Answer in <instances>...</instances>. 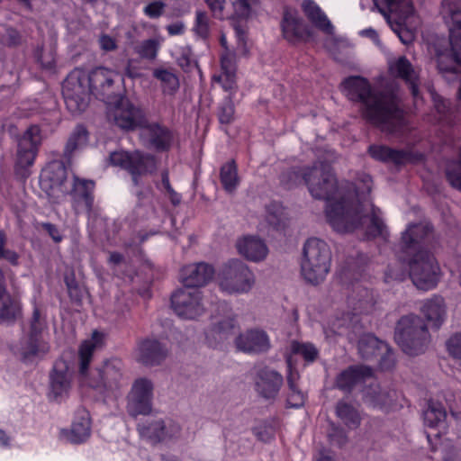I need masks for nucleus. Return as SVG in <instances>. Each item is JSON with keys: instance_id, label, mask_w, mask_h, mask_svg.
Listing matches in <instances>:
<instances>
[{"instance_id": "c85d7f7f", "label": "nucleus", "mask_w": 461, "mask_h": 461, "mask_svg": "<svg viewBox=\"0 0 461 461\" xmlns=\"http://www.w3.org/2000/svg\"><path fill=\"white\" fill-rule=\"evenodd\" d=\"M445 308L444 299L441 296L435 295L423 303L420 312L426 320L431 323V326L438 330L444 321Z\"/></svg>"}, {"instance_id": "8fccbe9b", "label": "nucleus", "mask_w": 461, "mask_h": 461, "mask_svg": "<svg viewBox=\"0 0 461 461\" xmlns=\"http://www.w3.org/2000/svg\"><path fill=\"white\" fill-rule=\"evenodd\" d=\"M7 237L4 230H0V260H5L13 267L20 264V255L8 248H6Z\"/></svg>"}, {"instance_id": "39448f33", "label": "nucleus", "mask_w": 461, "mask_h": 461, "mask_svg": "<svg viewBox=\"0 0 461 461\" xmlns=\"http://www.w3.org/2000/svg\"><path fill=\"white\" fill-rule=\"evenodd\" d=\"M441 14L449 30V48L436 49L438 68L447 81L461 72V0H443Z\"/></svg>"}, {"instance_id": "f257e3e1", "label": "nucleus", "mask_w": 461, "mask_h": 461, "mask_svg": "<svg viewBox=\"0 0 461 461\" xmlns=\"http://www.w3.org/2000/svg\"><path fill=\"white\" fill-rule=\"evenodd\" d=\"M304 184L311 195L327 201L325 213L328 222L338 232L347 233L366 226L367 239L385 238L386 226L379 217L380 209L360 203L353 185L339 188L330 165L315 162L304 171Z\"/></svg>"}, {"instance_id": "aec40b11", "label": "nucleus", "mask_w": 461, "mask_h": 461, "mask_svg": "<svg viewBox=\"0 0 461 461\" xmlns=\"http://www.w3.org/2000/svg\"><path fill=\"white\" fill-rule=\"evenodd\" d=\"M141 130V136L146 140L148 148L158 152L167 151L171 148L173 133L167 127L158 122L149 123L147 120Z\"/></svg>"}, {"instance_id": "393cba45", "label": "nucleus", "mask_w": 461, "mask_h": 461, "mask_svg": "<svg viewBox=\"0 0 461 461\" xmlns=\"http://www.w3.org/2000/svg\"><path fill=\"white\" fill-rule=\"evenodd\" d=\"M167 355V348L157 339H146L140 345L139 361L145 366H158Z\"/></svg>"}, {"instance_id": "09e8293b", "label": "nucleus", "mask_w": 461, "mask_h": 461, "mask_svg": "<svg viewBox=\"0 0 461 461\" xmlns=\"http://www.w3.org/2000/svg\"><path fill=\"white\" fill-rule=\"evenodd\" d=\"M234 104L230 96H226L218 106V119L221 124H230L234 120Z\"/></svg>"}, {"instance_id": "bb28decb", "label": "nucleus", "mask_w": 461, "mask_h": 461, "mask_svg": "<svg viewBox=\"0 0 461 461\" xmlns=\"http://www.w3.org/2000/svg\"><path fill=\"white\" fill-rule=\"evenodd\" d=\"M81 384H87L104 399L117 397L120 384L115 376H81Z\"/></svg>"}, {"instance_id": "c9c22d12", "label": "nucleus", "mask_w": 461, "mask_h": 461, "mask_svg": "<svg viewBox=\"0 0 461 461\" xmlns=\"http://www.w3.org/2000/svg\"><path fill=\"white\" fill-rule=\"evenodd\" d=\"M282 376H258L256 391L266 400L275 399L282 385Z\"/></svg>"}, {"instance_id": "b1692460", "label": "nucleus", "mask_w": 461, "mask_h": 461, "mask_svg": "<svg viewBox=\"0 0 461 461\" xmlns=\"http://www.w3.org/2000/svg\"><path fill=\"white\" fill-rule=\"evenodd\" d=\"M281 27L284 37L290 42H297L310 37V32L295 11L285 10Z\"/></svg>"}, {"instance_id": "bf43d9fd", "label": "nucleus", "mask_w": 461, "mask_h": 461, "mask_svg": "<svg viewBox=\"0 0 461 461\" xmlns=\"http://www.w3.org/2000/svg\"><path fill=\"white\" fill-rule=\"evenodd\" d=\"M1 41L7 47H17L22 43V35L15 28L7 27Z\"/></svg>"}, {"instance_id": "2eb2a0df", "label": "nucleus", "mask_w": 461, "mask_h": 461, "mask_svg": "<svg viewBox=\"0 0 461 461\" xmlns=\"http://www.w3.org/2000/svg\"><path fill=\"white\" fill-rule=\"evenodd\" d=\"M141 438L156 445L178 438L181 434L180 425L170 418L150 419L137 425Z\"/></svg>"}, {"instance_id": "f03ea898", "label": "nucleus", "mask_w": 461, "mask_h": 461, "mask_svg": "<svg viewBox=\"0 0 461 461\" xmlns=\"http://www.w3.org/2000/svg\"><path fill=\"white\" fill-rule=\"evenodd\" d=\"M342 86L348 99L361 104V116L369 124L387 134L403 131L407 123L405 112L394 93L374 90L369 81L360 76L346 78Z\"/></svg>"}, {"instance_id": "de8ad7c7", "label": "nucleus", "mask_w": 461, "mask_h": 461, "mask_svg": "<svg viewBox=\"0 0 461 461\" xmlns=\"http://www.w3.org/2000/svg\"><path fill=\"white\" fill-rule=\"evenodd\" d=\"M64 282L66 284L68 293L71 301L78 304L81 303L83 299V292L78 282L76 279L75 273L73 270L66 272L64 276Z\"/></svg>"}, {"instance_id": "6ab92c4d", "label": "nucleus", "mask_w": 461, "mask_h": 461, "mask_svg": "<svg viewBox=\"0 0 461 461\" xmlns=\"http://www.w3.org/2000/svg\"><path fill=\"white\" fill-rule=\"evenodd\" d=\"M214 276L212 265L199 262L184 266L180 269L179 279L185 288H197L206 285Z\"/></svg>"}, {"instance_id": "5701e85b", "label": "nucleus", "mask_w": 461, "mask_h": 461, "mask_svg": "<svg viewBox=\"0 0 461 461\" xmlns=\"http://www.w3.org/2000/svg\"><path fill=\"white\" fill-rule=\"evenodd\" d=\"M94 181L81 179L75 176L72 187L68 186V194L71 196L76 206L82 205L87 212H90L94 203Z\"/></svg>"}, {"instance_id": "1a4fd4ad", "label": "nucleus", "mask_w": 461, "mask_h": 461, "mask_svg": "<svg viewBox=\"0 0 461 461\" xmlns=\"http://www.w3.org/2000/svg\"><path fill=\"white\" fill-rule=\"evenodd\" d=\"M109 159L112 165L121 167L131 175L135 186L140 185L142 177L154 175L158 169L157 158L140 150L114 151L110 154Z\"/></svg>"}, {"instance_id": "a18cd8bd", "label": "nucleus", "mask_w": 461, "mask_h": 461, "mask_svg": "<svg viewBox=\"0 0 461 461\" xmlns=\"http://www.w3.org/2000/svg\"><path fill=\"white\" fill-rule=\"evenodd\" d=\"M423 416L425 424L433 428L445 420L447 412L441 403L429 402Z\"/></svg>"}, {"instance_id": "6e6552de", "label": "nucleus", "mask_w": 461, "mask_h": 461, "mask_svg": "<svg viewBox=\"0 0 461 461\" xmlns=\"http://www.w3.org/2000/svg\"><path fill=\"white\" fill-rule=\"evenodd\" d=\"M336 386L345 392H359L364 401L375 408L390 406L395 398V392L383 390L375 376H337Z\"/></svg>"}, {"instance_id": "2f4dec72", "label": "nucleus", "mask_w": 461, "mask_h": 461, "mask_svg": "<svg viewBox=\"0 0 461 461\" xmlns=\"http://www.w3.org/2000/svg\"><path fill=\"white\" fill-rule=\"evenodd\" d=\"M368 153L375 160L393 163L394 165H402L409 158L408 152L402 149H392L385 145H370Z\"/></svg>"}, {"instance_id": "774afa93", "label": "nucleus", "mask_w": 461, "mask_h": 461, "mask_svg": "<svg viewBox=\"0 0 461 461\" xmlns=\"http://www.w3.org/2000/svg\"><path fill=\"white\" fill-rule=\"evenodd\" d=\"M41 227L50 235L54 242L59 243L62 240V235L55 224L50 222H42L41 223Z\"/></svg>"}, {"instance_id": "7c9ffc66", "label": "nucleus", "mask_w": 461, "mask_h": 461, "mask_svg": "<svg viewBox=\"0 0 461 461\" xmlns=\"http://www.w3.org/2000/svg\"><path fill=\"white\" fill-rule=\"evenodd\" d=\"M22 316V304L17 298L5 294L0 295V324H14Z\"/></svg>"}, {"instance_id": "ddd939ff", "label": "nucleus", "mask_w": 461, "mask_h": 461, "mask_svg": "<svg viewBox=\"0 0 461 461\" xmlns=\"http://www.w3.org/2000/svg\"><path fill=\"white\" fill-rule=\"evenodd\" d=\"M220 287L229 294L248 293L255 283L253 273L239 260H230L220 273Z\"/></svg>"}, {"instance_id": "3c124183", "label": "nucleus", "mask_w": 461, "mask_h": 461, "mask_svg": "<svg viewBox=\"0 0 461 461\" xmlns=\"http://www.w3.org/2000/svg\"><path fill=\"white\" fill-rule=\"evenodd\" d=\"M95 343L85 341L79 348V375H86L92 359Z\"/></svg>"}, {"instance_id": "e433bc0d", "label": "nucleus", "mask_w": 461, "mask_h": 461, "mask_svg": "<svg viewBox=\"0 0 461 461\" xmlns=\"http://www.w3.org/2000/svg\"><path fill=\"white\" fill-rule=\"evenodd\" d=\"M88 141V131L85 126L79 124L77 125L69 135L66 143L63 156L68 160L70 159L72 154L77 149L84 148Z\"/></svg>"}, {"instance_id": "c03bdc74", "label": "nucleus", "mask_w": 461, "mask_h": 461, "mask_svg": "<svg viewBox=\"0 0 461 461\" xmlns=\"http://www.w3.org/2000/svg\"><path fill=\"white\" fill-rule=\"evenodd\" d=\"M306 167H291L283 171L279 176L280 184L285 189H292L301 183H304V171Z\"/></svg>"}, {"instance_id": "72a5a7b5", "label": "nucleus", "mask_w": 461, "mask_h": 461, "mask_svg": "<svg viewBox=\"0 0 461 461\" xmlns=\"http://www.w3.org/2000/svg\"><path fill=\"white\" fill-rule=\"evenodd\" d=\"M348 300L356 313L360 314L371 312L375 304L373 292L360 285L355 286L353 294Z\"/></svg>"}, {"instance_id": "a19ab883", "label": "nucleus", "mask_w": 461, "mask_h": 461, "mask_svg": "<svg viewBox=\"0 0 461 461\" xmlns=\"http://www.w3.org/2000/svg\"><path fill=\"white\" fill-rule=\"evenodd\" d=\"M153 77L161 81L162 91L165 95L173 96L178 91L179 80L172 72L163 68H156L153 70Z\"/></svg>"}, {"instance_id": "dca6fc26", "label": "nucleus", "mask_w": 461, "mask_h": 461, "mask_svg": "<svg viewBox=\"0 0 461 461\" xmlns=\"http://www.w3.org/2000/svg\"><path fill=\"white\" fill-rule=\"evenodd\" d=\"M154 384L147 377L136 379L127 396V412L137 418L139 415L148 416L153 410Z\"/></svg>"}, {"instance_id": "9d476101", "label": "nucleus", "mask_w": 461, "mask_h": 461, "mask_svg": "<svg viewBox=\"0 0 461 461\" xmlns=\"http://www.w3.org/2000/svg\"><path fill=\"white\" fill-rule=\"evenodd\" d=\"M42 143L41 129L37 124L30 125L17 137V149L15 153V174L22 178H27L31 172L30 167L34 164Z\"/></svg>"}, {"instance_id": "20e7f679", "label": "nucleus", "mask_w": 461, "mask_h": 461, "mask_svg": "<svg viewBox=\"0 0 461 461\" xmlns=\"http://www.w3.org/2000/svg\"><path fill=\"white\" fill-rule=\"evenodd\" d=\"M435 240L429 223H412L402 232L400 242V259L409 267V276L420 290L437 286L440 267L432 253Z\"/></svg>"}, {"instance_id": "4c0bfd02", "label": "nucleus", "mask_w": 461, "mask_h": 461, "mask_svg": "<svg viewBox=\"0 0 461 461\" xmlns=\"http://www.w3.org/2000/svg\"><path fill=\"white\" fill-rule=\"evenodd\" d=\"M220 180L227 193H233L240 185L237 164L231 159L221 167Z\"/></svg>"}, {"instance_id": "f8f14e48", "label": "nucleus", "mask_w": 461, "mask_h": 461, "mask_svg": "<svg viewBox=\"0 0 461 461\" xmlns=\"http://www.w3.org/2000/svg\"><path fill=\"white\" fill-rule=\"evenodd\" d=\"M46 329V317L35 306L27 325L23 329L25 332V340L21 348L23 359L42 357L49 351L50 346L42 338V333Z\"/></svg>"}, {"instance_id": "603ef678", "label": "nucleus", "mask_w": 461, "mask_h": 461, "mask_svg": "<svg viewBox=\"0 0 461 461\" xmlns=\"http://www.w3.org/2000/svg\"><path fill=\"white\" fill-rule=\"evenodd\" d=\"M377 370L382 373L393 372L396 366L395 355L393 348L388 345V350H383L378 356Z\"/></svg>"}, {"instance_id": "49530a36", "label": "nucleus", "mask_w": 461, "mask_h": 461, "mask_svg": "<svg viewBox=\"0 0 461 461\" xmlns=\"http://www.w3.org/2000/svg\"><path fill=\"white\" fill-rule=\"evenodd\" d=\"M289 393L287 395V406L291 408H300L304 404L305 394L298 386L300 376H287Z\"/></svg>"}, {"instance_id": "0e129e2a", "label": "nucleus", "mask_w": 461, "mask_h": 461, "mask_svg": "<svg viewBox=\"0 0 461 461\" xmlns=\"http://www.w3.org/2000/svg\"><path fill=\"white\" fill-rule=\"evenodd\" d=\"M447 348L451 356L461 359V332L456 333L448 339Z\"/></svg>"}, {"instance_id": "5fc2aeb1", "label": "nucleus", "mask_w": 461, "mask_h": 461, "mask_svg": "<svg viewBox=\"0 0 461 461\" xmlns=\"http://www.w3.org/2000/svg\"><path fill=\"white\" fill-rule=\"evenodd\" d=\"M204 2L212 12L213 17L219 20L228 19L230 21V24L233 27L232 20L230 19L233 10L230 14H225V0H204ZM231 7L233 8L232 5Z\"/></svg>"}, {"instance_id": "9b49d317", "label": "nucleus", "mask_w": 461, "mask_h": 461, "mask_svg": "<svg viewBox=\"0 0 461 461\" xmlns=\"http://www.w3.org/2000/svg\"><path fill=\"white\" fill-rule=\"evenodd\" d=\"M375 8L378 10L404 44L412 42L413 33L403 27L406 20L413 14V6L410 0H373Z\"/></svg>"}, {"instance_id": "58836bf2", "label": "nucleus", "mask_w": 461, "mask_h": 461, "mask_svg": "<svg viewBox=\"0 0 461 461\" xmlns=\"http://www.w3.org/2000/svg\"><path fill=\"white\" fill-rule=\"evenodd\" d=\"M336 415L349 429H357L361 423L358 411L351 404L339 401L336 405Z\"/></svg>"}, {"instance_id": "79ce46f5", "label": "nucleus", "mask_w": 461, "mask_h": 461, "mask_svg": "<svg viewBox=\"0 0 461 461\" xmlns=\"http://www.w3.org/2000/svg\"><path fill=\"white\" fill-rule=\"evenodd\" d=\"M290 350L293 355L301 356L306 363H312L319 357V350L310 342L292 340L290 343Z\"/></svg>"}, {"instance_id": "e2e57ef3", "label": "nucleus", "mask_w": 461, "mask_h": 461, "mask_svg": "<svg viewBox=\"0 0 461 461\" xmlns=\"http://www.w3.org/2000/svg\"><path fill=\"white\" fill-rule=\"evenodd\" d=\"M177 65L185 72L192 70L194 67H197L196 61L192 59L191 49L183 50L181 55L177 59Z\"/></svg>"}, {"instance_id": "a211bd4d", "label": "nucleus", "mask_w": 461, "mask_h": 461, "mask_svg": "<svg viewBox=\"0 0 461 461\" xmlns=\"http://www.w3.org/2000/svg\"><path fill=\"white\" fill-rule=\"evenodd\" d=\"M114 107L113 121L121 129L125 131H134L141 129L146 125L147 116L145 112L139 106L131 104L123 94L122 103Z\"/></svg>"}, {"instance_id": "4d7b16f0", "label": "nucleus", "mask_w": 461, "mask_h": 461, "mask_svg": "<svg viewBox=\"0 0 461 461\" xmlns=\"http://www.w3.org/2000/svg\"><path fill=\"white\" fill-rule=\"evenodd\" d=\"M123 370V364L120 358L112 357L104 361L103 365L97 368L99 375H113Z\"/></svg>"}, {"instance_id": "7ed1b4c3", "label": "nucleus", "mask_w": 461, "mask_h": 461, "mask_svg": "<svg viewBox=\"0 0 461 461\" xmlns=\"http://www.w3.org/2000/svg\"><path fill=\"white\" fill-rule=\"evenodd\" d=\"M118 77L115 71L104 67L95 68L88 73L74 69L63 84L67 108L73 114H80L87 108L91 95L107 105H118L125 93L124 79L116 80Z\"/></svg>"}, {"instance_id": "c756f323", "label": "nucleus", "mask_w": 461, "mask_h": 461, "mask_svg": "<svg viewBox=\"0 0 461 461\" xmlns=\"http://www.w3.org/2000/svg\"><path fill=\"white\" fill-rule=\"evenodd\" d=\"M237 247L239 252L250 261H261L268 253L266 243L256 237L244 238L243 240L238 242Z\"/></svg>"}, {"instance_id": "a878e982", "label": "nucleus", "mask_w": 461, "mask_h": 461, "mask_svg": "<svg viewBox=\"0 0 461 461\" xmlns=\"http://www.w3.org/2000/svg\"><path fill=\"white\" fill-rule=\"evenodd\" d=\"M391 74L402 79L411 90V95L417 97L419 91V77L410 60L405 57H400L390 66Z\"/></svg>"}, {"instance_id": "473e14b6", "label": "nucleus", "mask_w": 461, "mask_h": 461, "mask_svg": "<svg viewBox=\"0 0 461 461\" xmlns=\"http://www.w3.org/2000/svg\"><path fill=\"white\" fill-rule=\"evenodd\" d=\"M302 7L309 21L316 28L327 34H333V25L327 18L326 14L312 0H304L302 4Z\"/></svg>"}, {"instance_id": "cd10ccee", "label": "nucleus", "mask_w": 461, "mask_h": 461, "mask_svg": "<svg viewBox=\"0 0 461 461\" xmlns=\"http://www.w3.org/2000/svg\"><path fill=\"white\" fill-rule=\"evenodd\" d=\"M383 350H388V344L373 334H364L357 341V351L364 360L372 361L377 358Z\"/></svg>"}, {"instance_id": "4468645a", "label": "nucleus", "mask_w": 461, "mask_h": 461, "mask_svg": "<svg viewBox=\"0 0 461 461\" xmlns=\"http://www.w3.org/2000/svg\"><path fill=\"white\" fill-rule=\"evenodd\" d=\"M68 168L62 160H53L42 170L41 186L53 203H59L68 195Z\"/></svg>"}, {"instance_id": "f704fd0d", "label": "nucleus", "mask_w": 461, "mask_h": 461, "mask_svg": "<svg viewBox=\"0 0 461 461\" xmlns=\"http://www.w3.org/2000/svg\"><path fill=\"white\" fill-rule=\"evenodd\" d=\"M91 434V425L89 413L83 410L77 412L75 420L72 423L69 440L75 444L85 442Z\"/></svg>"}, {"instance_id": "4be33fe9", "label": "nucleus", "mask_w": 461, "mask_h": 461, "mask_svg": "<svg viewBox=\"0 0 461 461\" xmlns=\"http://www.w3.org/2000/svg\"><path fill=\"white\" fill-rule=\"evenodd\" d=\"M233 6V13L230 16L233 29L239 41L245 43L246 23L252 14L253 7L258 0H230Z\"/></svg>"}, {"instance_id": "412c9836", "label": "nucleus", "mask_w": 461, "mask_h": 461, "mask_svg": "<svg viewBox=\"0 0 461 461\" xmlns=\"http://www.w3.org/2000/svg\"><path fill=\"white\" fill-rule=\"evenodd\" d=\"M236 347L245 353L261 354L270 348V339L267 332L260 329H251L236 338Z\"/></svg>"}, {"instance_id": "69168bd1", "label": "nucleus", "mask_w": 461, "mask_h": 461, "mask_svg": "<svg viewBox=\"0 0 461 461\" xmlns=\"http://www.w3.org/2000/svg\"><path fill=\"white\" fill-rule=\"evenodd\" d=\"M161 182H162V185L164 186V188L166 189V191L169 194V198H170V201L171 203L174 204V205H177L180 203L181 202V196L179 194H177L171 186L170 185V182H169V176H168V172L167 170H164L161 174Z\"/></svg>"}, {"instance_id": "338daca9", "label": "nucleus", "mask_w": 461, "mask_h": 461, "mask_svg": "<svg viewBox=\"0 0 461 461\" xmlns=\"http://www.w3.org/2000/svg\"><path fill=\"white\" fill-rule=\"evenodd\" d=\"M339 375H373V369L365 365H353L343 370Z\"/></svg>"}, {"instance_id": "423d86ee", "label": "nucleus", "mask_w": 461, "mask_h": 461, "mask_svg": "<svg viewBox=\"0 0 461 461\" xmlns=\"http://www.w3.org/2000/svg\"><path fill=\"white\" fill-rule=\"evenodd\" d=\"M331 251L329 245L318 238L308 239L303 249L301 274L310 285H317L324 281L330 272Z\"/></svg>"}, {"instance_id": "052dcab7", "label": "nucleus", "mask_w": 461, "mask_h": 461, "mask_svg": "<svg viewBox=\"0 0 461 461\" xmlns=\"http://www.w3.org/2000/svg\"><path fill=\"white\" fill-rule=\"evenodd\" d=\"M166 6V4L162 1H154L147 5L143 12L148 17L158 19L165 13Z\"/></svg>"}, {"instance_id": "864d4df0", "label": "nucleus", "mask_w": 461, "mask_h": 461, "mask_svg": "<svg viewBox=\"0 0 461 461\" xmlns=\"http://www.w3.org/2000/svg\"><path fill=\"white\" fill-rule=\"evenodd\" d=\"M194 31L197 36L206 39L210 33L209 18L204 11H196Z\"/></svg>"}, {"instance_id": "680f3d73", "label": "nucleus", "mask_w": 461, "mask_h": 461, "mask_svg": "<svg viewBox=\"0 0 461 461\" xmlns=\"http://www.w3.org/2000/svg\"><path fill=\"white\" fill-rule=\"evenodd\" d=\"M267 221L274 230H283L285 227V218L282 210L269 212L267 215Z\"/></svg>"}, {"instance_id": "0eeeda50", "label": "nucleus", "mask_w": 461, "mask_h": 461, "mask_svg": "<svg viewBox=\"0 0 461 461\" xmlns=\"http://www.w3.org/2000/svg\"><path fill=\"white\" fill-rule=\"evenodd\" d=\"M394 339L402 351L410 356L423 353L430 335L424 320L416 314L402 316L396 323Z\"/></svg>"}, {"instance_id": "f3484780", "label": "nucleus", "mask_w": 461, "mask_h": 461, "mask_svg": "<svg viewBox=\"0 0 461 461\" xmlns=\"http://www.w3.org/2000/svg\"><path fill=\"white\" fill-rule=\"evenodd\" d=\"M170 301L174 312L183 319H196L205 311L202 293L195 289H177L172 294Z\"/></svg>"}, {"instance_id": "6e6d98bb", "label": "nucleus", "mask_w": 461, "mask_h": 461, "mask_svg": "<svg viewBox=\"0 0 461 461\" xmlns=\"http://www.w3.org/2000/svg\"><path fill=\"white\" fill-rule=\"evenodd\" d=\"M158 42L154 39L143 41L138 47L137 52L139 55L147 59H154L157 57L158 50Z\"/></svg>"}, {"instance_id": "13d9d810", "label": "nucleus", "mask_w": 461, "mask_h": 461, "mask_svg": "<svg viewBox=\"0 0 461 461\" xmlns=\"http://www.w3.org/2000/svg\"><path fill=\"white\" fill-rule=\"evenodd\" d=\"M221 67L227 78L230 80L232 79L236 70L233 54L230 52L222 54L221 56Z\"/></svg>"}, {"instance_id": "ea45409f", "label": "nucleus", "mask_w": 461, "mask_h": 461, "mask_svg": "<svg viewBox=\"0 0 461 461\" xmlns=\"http://www.w3.org/2000/svg\"><path fill=\"white\" fill-rule=\"evenodd\" d=\"M70 385L69 376H50L48 398L50 401L60 402L68 395Z\"/></svg>"}, {"instance_id": "37998d69", "label": "nucleus", "mask_w": 461, "mask_h": 461, "mask_svg": "<svg viewBox=\"0 0 461 461\" xmlns=\"http://www.w3.org/2000/svg\"><path fill=\"white\" fill-rule=\"evenodd\" d=\"M236 320L232 313H229L225 317L216 319L211 328V331L214 335H218L220 339H226L233 332L236 327Z\"/></svg>"}]
</instances>
